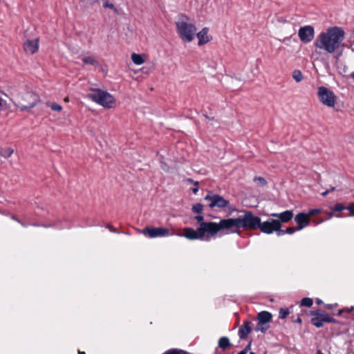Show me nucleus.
Here are the masks:
<instances>
[{"mask_svg":"<svg viewBox=\"0 0 354 354\" xmlns=\"http://www.w3.org/2000/svg\"><path fill=\"white\" fill-rule=\"evenodd\" d=\"M204 200L209 202V207L211 209H214L215 207L223 209L227 207L230 204V201L228 200H226L223 196L212 192H209V194L205 196Z\"/></svg>","mask_w":354,"mask_h":354,"instance_id":"nucleus-7","label":"nucleus"},{"mask_svg":"<svg viewBox=\"0 0 354 354\" xmlns=\"http://www.w3.org/2000/svg\"><path fill=\"white\" fill-rule=\"evenodd\" d=\"M252 342H250L245 348L243 350V351H245V353L247 354L248 351L250 349Z\"/></svg>","mask_w":354,"mask_h":354,"instance_id":"nucleus-43","label":"nucleus"},{"mask_svg":"<svg viewBox=\"0 0 354 354\" xmlns=\"http://www.w3.org/2000/svg\"><path fill=\"white\" fill-rule=\"evenodd\" d=\"M38 97L31 92H26L23 93L20 99L17 100L15 105L21 111H27L34 107L37 102Z\"/></svg>","mask_w":354,"mask_h":354,"instance_id":"nucleus-6","label":"nucleus"},{"mask_svg":"<svg viewBox=\"0 0 354 354\" xmlns=\"http://www.w3.org/2000/svg\"><path fill=\"white\" fill-rule=\"evenodd\" d=\"M131 59L133 63L136 65H140L144 63V59L142 55L136 53H133L131 55Z\"/></svg>","mask_w":354,"mask_h":354,"instance_id":"nucleus-23","label":"nucleus"},{"mask_svg":"<svg viewBox=\"0 0 354 354\" xmlns=\"http://www.w3.org/2000/svg\"><path fill=\"white\" fill-rule=\"evenodd\" d=\"M103 6H104V8H109L113 9L115 11V12H118L115 6L113 3H109L107 1L103 3Z\"/></svg>","mask_w":354,"mask_h":354,"instance_id":"nucleus-34","label":"nucleus"},{"mask_svg":"<svg viewBox=\"0 0 354 354\" xmlns=\"http://www.w3.org/2000/svg\"><path fill=\"white\" fill-rule=\"evenodd\" d=\"M106 227L113 232L119 233V232L111 225H108Z\"/></svg>","mask_w":354,"mask_h":354,"instance_id":"nucleus-42","label":"nucleus"},{"mask_svg":"<svg viewBox=\"0 0 354 354\" xmlns=\"http://www.w3.org/2000/svg\"><path fill=\"white\" fill-rule=\"evenodd\" d=\"M11 218L15 221H17V223H20L22 226L24 227H26L28 225L27 224H25L24 223H22L19 218H17L15 215H12L11 216Z\"/></svg>","mask_w":354,"mask_h":354,"instance_id":"nucleus-40","label":"nucleus"},{"mask_svg":"<svg viewBox=\"0 0 354 354\" xmlns=\"http://www.w3.org/2000/svg\"><path fill=\"white\" fill-rule=\"evenodd\" d=\"M344 312V309H339L337 313V315L339 317L342 316L343 313Z\"/></svg>","mask_w":354,"mask_h":354,"instance_id":"nucleus-46","label":"nucleus"},{"mask_svg":"<svg viewBox=\"0 0 354 354\" xmlns=\"http://www.w3.org/2000/svg\"><path fill=\"white\" fill-rule=\"evenodd\" d=\"M250 354H255L254 352H250Z\"/></svg>","mask_w":354,"mask_h":354,"instance_id":"nucleus-61","label":"nucleus"},{"mask_svg":"<svg viewBox=\"0 0 354 354\" xmlns=\"http://www.w3.org/2000/svg\"><path fill=\"white\" fill-rule=\"evenodd\" d=\"M252 325L251 322L245 321L239 327L238 334L240 339H245L248 337V335L252 332Z\"/></svg>","mask_w":354,"mask_h":354,"instance_id":"nucleus-17","label":"nucleus"},{"mask_svg":"<svg viewBox=\"0 0 354 354\" xmlns=\"http://www.w3.org/2000/svg\"><path fill=\"white\" fill-rule=\"evenodd\" d=\"M177 354H191V353L187 351H185L184 350L177 348Z\"/></svg>","mask_w":354,"mask_h":354,"instance_id":"nucleus-44","label":"nucleus"},{"mask_svg":"<svg viewBox=\"0 0 354 354\" xmlns=\"http://www.w3.org/2000/svg\"><path fill=\"white\" fill-rule=\"evenodd\" d=\"M337 306V304H327V305H326V307H327L328 309L332 310V309H333V308H334L335 306Z\"/></svg>","mask_w":354,"mask_h":354,"instance_id":"nucleus-45","label":"nucleus"},{"mask_svg":"<svg viewBox=\"0 0 354 354\" xmlns=\"http://www.w3.org/2000/svg\"><path fill=\"white\" fill-rule=\"evenodd\" d=\"M32 225H34V226H40L41 225H39V224H37V223H35V224H33Z\"/></svg>","mask_w":354,"mask_h":354,"instance_id":"nucleus-60","label":"nucleus"},{"mask_svg":"<svg viewBox=\"0 0 354 354\" xmlns=\"http://www.w3.org/2000/svg\"><path fill=\"white\" fill-rule=\"evenodd\" d=\"M187 182H189V183H192V184H194V182H195V181H194L193 179H192V178H187Z\"/></svg>","mask_w":354,"mask_h":354,"instance_id":"nucleus-51","label":"nucleus"},{"mask_svg":"<svg viewBox=\"0 0 354 354\" xmlns=\"http://www.w3.org/2000/svg\"><path fill=\"white\" fill-rule=\"evenodd\" d=\"M326 323H333V324H337L338 323V321L336 320L335 319L333 318V317H330L329 316V315L327 313V317H326Z\"/></svg>","mask_w":354,"mask_h":354,"instance_id":"nucleus-38","label":"nucleus"},{"mask_svg":"<svg viewBox=\"0 0 354 354\" xmlns=\"http://www.w3.org/2000/svg\"><path fill=\"white\" fill-rule=\"evenodd\" d=\"M162 354H164V353H162Z\"/></svg>","mask_w":354,"mask_h":354,"instance_id":"nucleus-63","label":"nucleus"},{"mask_svg":"<svg viewBox=\"0 0 354 354\" xmlns=\"http://www.w3.org/2000/svg\"><path fill=\"white\" fill-rule=\"evenodd\" d=\"M194 219L199 223L200 226L198 231H201L202 233H206V240L210 238L212 226L214 222H204V217L202 215H197L194 217Z\"/></svg>","mask_w":354,"mask_h":354,"instance_id":"nucleus-12","label":"nucleus"},{"mask_svg":"<svg viewBox=\"0 0 354 354\" xmlns=\"http://www.w3.org/2000/svg\"><path fill=\"white\" fill-rule=\"evenodd\" d=\"M290 312H289V310L288 308H280L279 310V317L280 319H285L286 318V317L289 315Z\"/></svg>","mask_w":354,"mask_h":354,"instance_id":"nucleus-29","label":"nucleus"},{"mask_svg":"<svg viewBox=\"0 0 354 354\" xmlns=\"http://www.w3.org/2000/svg\"><path fill=\"white\" fill-rule=\"evenodd\" d=\"M272 217L277 218L278 221L281 223H288L293 218V212L292 210H286L281 213H272L270 214Z\"/></svg>","mask_w":354,"mask_h":354,"instance_id":"nucleus-18","label":"nucleus"},{"mask_svg":"<svg viewBox=\"0 0 354 354\" xmlns=\"http://www.w3.org/2000/svg\"><path fill=\"white\" fill-rule=\"evenodd\" d=\"M351 77L354 80V72L351 74Z\"/></svg>","mask_w":354,"mask_h":354,"instance_id":"nucleus-57","label":"nucleus"},{"mask_svg":"<svg viewBox=\"0 0 354 354\" xmlns=\"http://www.w3.org/2000/svg\"><path fill=\"white\" fill-rule=\"evenodd\" d=\"M292 77L297 82H299L303 80L304 76L300 71L295 70L292 73Z\"/></svg>","mask_w":354,"mask_h":354,"instance_id":"nucleus-27","label":"nucleus"},{"mask_svg":"<svg viewBox=\"0 0 354 354\" xmlns=\"http://www.w3.org/2000/svg\"><path fill=\"white\" fill-rule=\"evenodd\" d=\"M14 150L10 147L0 148V155L5 158H8L13 153Z\"/></svg>","mask_w":354,"mask_h":354,"instance_id":"nucleus-22","label":"nucleus"},{"mask_svg":"<svg viewBox=\"0 0 354 354\" xmlns=\"http://www.w3.org/2000/svg\"><path fill=\"white\" fill-rule=\"evenodd\" d=\"M177 32L179 37L184 41L191 42L194 39L196 27L185 21L176 22Z\"/></svg>","mask_w":354,"mask_h":354,"instance_id":"nucleus-5","label":"nucleus"},{"mask_svg":"<svg viewBox=\"0 0 354 354\" xmlns=\"http://www.w3.org/2000/svg\"><path fill=\"white\" fill-rule=\"evenodd\" d=\"M179 236H182L185 237L189 240H202L204 237H206V233H202L201 231H198V228L194 230L192 227H185L183 229V233L182 234H178Z\"/></svg>","mask_w":354,"mask_h":354,"instance_id":"nucleus-13","label":"nucleus"},{"mask_svg":"<svg viewBox=\"0 0 354 354\" xmlns=\"http://www.w3.org/2000/svg\"><path fill=\"white\" fill-rule=\"evenodd\" d=\"M82 62L84 64L95 65L97 64L95 59L91 56L84 57Z\"/></svg>","mask_w":354,"mask_h":354,"instance_id":"nucleus-30","label":"nucleus"},{"mask_svg":"<svg viewBox=\"0 0 354 354\" xmlns=\"http://www.w3.org/2000/svg\"><path fill=\"white\" fill-rule=\"evenodd\" d=\"M330 192V190L327 189L322 194V196H325Z\"/></svg>","mask_w":354,"mask_h":354,"instance_id":"nucleus-50","label":"nucleus"},{"mask_svg":"<svg viewBox=\"0 0 354 354\" xmlns=\"http://www.w3.org/2000/svg\"><path fill=\"white\" fill-rule=\"evenodd\" d=\"M270 328L269 324H262L257 323V325L255 328L256 331H261V333H265Z\"/></svg>","mask_w":354,"mask_h":354,"instance_id":"nucleus-26","label":"nucleus"},{"mask_svg":"<svg viewBox=\"0 0 354 354\" xmlns=\"http://www.w3.org/2000/svg\"><path fill=\"white\" fill-rule=\"evenodd\" d=\"M192 211L195 214H201L203 212V205L201 203H196L192 205Z\"/></svg>","mask_w":354,"mask_h":354,"instance_id":"nucleus-24","label":"nucleus"},{"mask_svg":"<svg viewBox=\"0 0 354 354\" xmlns=\"http://www.w3.org/2000/svg\"><path fill=\"white\" fill-rule=\"evenodd\" d=\"M320 212H321V209H318V208H317V209H310L308 212V213L307 214L309 215V218H310V216H315V215H316V214H319Z\"/></svg>","mask_w":354,"mask_h":354,"instance_id":"nucleus-35","label":"nucleus"},{"mask_svg":"<svg viewBox=\"0 0 354 354\" xmlns=\"http://www.w3.org/2000/svg\"><path fill=\"white\" fill-rule=\"evenodd\" d=\"M46 104L53 111H61L62 110V106L56 102H47Z\"/></svg>","mask_w":354,"mask_h":354,"instance_id":"nucleus-25","label":"nucleus"},{"mask_svg":"<svg viewBox=\"0 0 354 354\" xmlns=\"http://www.w3.org/2000/svg\"><path fill=\"white\" fill-rule=\"evenodd\" d=\"M243 214L237 217L239 229L243 228L245 230H254L259 227L260 217L255 216L250 211H241Z\"/></svg>","mask_w":354,"mask_h":354,"instance_id":"nucleus-4","label":"nucleus"},{"mask_svg":"<svg viewBox=\"0 0 354 354\" xmlns=\"http://www.w3.org/2000/svg\"><path fill=\"white\" fill-rule=\"evenodd\" d=\"M313 304V301L311 298L304 297L301 301V306L306 307H310Z\"/></svg>","mask_w":354,"mask_h":354,"instance_id":"nucleus-28","label":"nucleus"},{"mask_svg":"<svg viewBox=\"0 0 354 354\" xmlns=\"http://www.w3.org/2000/svg\"><path fill=\"white\" fill-rule=\"evenodd\" d=\"M333 215H334V214H333V212H329V213H328V218H328V219L331 218L333 216Z\"/></svg>","mask_w":354,"mask_h":354,"instance_id":"nucleus-48","label":"nucleus"},{"mask_svg":"<svg viewBox=\"0 0 354 354\" xmlns=\"http://www.w3.org/2000/svg\"><path fill=\"white\" fill-rule=\"evenodd\" d=\"M194 187L192 188V192L194 194H196L198 192V185H199V183L198 182H194Z\"/></svg>","mask_w":354,"mask_h":354,"instance_id":"nucleus-39","label":"nucleus"},{"mask_svg":"<svg viewBox=\"0 0 354 354\" xmlns=\"http://www.w3.org/2000/svg\"><path fill=\"white\" fill-rule=\"evenodd\" d=\"M87 97L105 108H112L115 104L114 97L107 91L100 88H92Z\"/></svg>","mask_w":354,"mask_h":354,"instance_id":"nucleus-3","label":"nucleus"},{"mask_svg":"<svg viewBox=\"0 0 354 354\" xmlns=\"http://www.w3.org/2000/svg\"><path fill=\"white\" fill-rule=\"evenodd\" d=\"M295 221L297 224V230H301L310 224L309 215L304 212L297 214L295 217Z\"/></svg>","mask_w":354,"mask_h":354,"instance_id":"nucleus-15","label":"nucleus"},{"mask_svg":"<svg viewBox=\"0 0 354 354\" xmlns=\"http://www.w3.org/2000/svg\"><path fill=\"white\" fill-rule=\"evenodd\" d=\"M263 354H267V351H266Z\"/></svg>","mask_w":354,"mask_h":354,"instance_id":"nucleus-62","label":"nucleus"},{"mask_svg":"<svg viewBox=\"0 0 354 354\" xmlns=\"http://www.w3.org/2000/svg\"><path fill=\"white\" fill-rule=\"evenodd\" d=\"M272 315L268 311H261L257 315V320L258 322L261 324H269L271 321Z\"/></svg>","mask_w":354,"mask_h":354,"instance_id":"nucleus-20","label":"nucleus"},{"mask_svg":"<svg viewBox=\"0 0 354 354\" xmlns=\"http://www.w3.org/2000/svg\"><path fill=\"white\" fill-rule=\"evenodd\" d=\"M316 302H317V304H322V301L321 299H317L316 300Z\"/></svg>","mask_w":354,"mask_h":354,"instance_id":"nucleus-52","label":"nucleus"},{"mask_svg":"<svg viewBox=\"0 0 354 354\" xmlns=\"http://www.w3.org/2000/svg\"><path fill=\"white\" fill-rule=\"evenodd\" d=\"M344 37L345 32L342 27L333 26L322 32L317 37L314 45L317 48L333 54L340 47Z\"/></svg>","mask_w":354,"mask_h":354,"instance_id":"nucleus-1","label":"nucleus"},{"mask_svg":"<svg viewBox=\"0 0 354 354\" xmlns=\"http://www.w3.org/2000/svg\"><path fill=\"white\" fill-rule=\"evenodd\" d=\"M297 230V228H295V227H287L286 230H285V232H286V234H292Z\"/></svg>","mask_w":354,"mask_h":354,"instance_id":"nucleus-37","label":"nucleus"},{"mask_svg":"<svg viewBox=\"0 0 354 354\" xmlns=\"http://www.w3.org/2000/svg\"><path fill=\"white\" fill-rule=\"evenodd\" d=\"M254 181H257L259 182V183L261 185V186H266L267 185V181L266 180L263 178V177H261V176H256L254 177Z\"/></svg>","mask_w":354,"mask_h":354,"instance_id":"nucleus-32","label":"nucleus"},{"mask_svg":"<svg viewBox=\"0 0 354 354\" xmlns=\"http://www.w3.org/2000/svg\"><path fill=\"white\" fill-rule=\"evenodd\" d=\"M276 227H279L278 220L270 218L263 223L260 221L259 227H258V229H259L261 232L269 234L274 232V230H277Z\"/></svg>","mask_w":354,"mask_h":354,"instance_id":"nucleus-14","label":"nucleus"},{"mask_svg":"<svg viewBox=\"0 0 354 354\" xmlns=\"http://www.w3.org/2000/svg\"><path fill=\"white\" fill-rule=\"evenodd\" d=\"M309 315L313 316L310 319V323L313 325L317 328H322L324 326L327 317V313L325 311L321 309L310 310L309 312Z\"/></svg>","mask_w":354,"mask_h":354,"instance_id":"nucleus-10","label":"nucleus"},{"mask_svg":"<svg viewBox=\"0 0 354 354\" xmlns=\"http://www.w3.org/2000/svg\"><path fill=\"white\" fill-rule=\"evenodd\" d=\"M317 94L319 100L323 104L328 107H333L335 106L336 97L332 91L325 86H319Z\"/></svg>","mask_w":354,"mask_h":354,"instance_id":"nucleus-8","label":"nucleus"},{"mask_svg":"<svg viewBox=\"0 0 354 354\" xmlns=\"http://www.w3.org/2000/svg\"><path fill=\"white\" fill-rule=\"evenodd\" d=\"M317 354H323L321 351H317Z\"/></svg>","mask_w":354,"mask_h":354,"instance_id":"nucleus-59","label":"nucleus"},{"mask_svg":"<svg viewBox=\"0 0 354 354\" xmlns=\"http://www.w3.org/2000/svg\"><path fill=\"white\" fill-rule=\"evenodd\" d=\"M38 41V39L25 41L24 44V49L26 53L30 55L35 53L39 48Z\"/></svg>","mask_w":354,"mask_h":354,"instance_id":"nucleus-16","label":"nucleus"},{"mask_svg":"<svg viewBox=\"0 0 354 354\" xmlns=\"http://www.w3.org/2000/svg\"><path fill=\"white\" fill-rule=\"evenodd\" d=\"M212 225L213 226L210 237L215 236L218 232L221 231H226V234H241L237 218L221 219L218 223L214 222Z\"/></svg>","mask_w":354,"mask_h":354,"instance_id":"nucleus-2","label":"nucleus"},{"mask_svg":"<svg viewBox=\"0 0 354 354\" xmlns=\"http://www.w3.org/2000/svg\"><path fill=\"white\" fill-rule=\"evenodd\" d=\"M78 353L79 354H86V353L84 351H78Z\"/></svg>","mask_w":354,"mask_h":354,"instance_id":"nucleus-54","label":"nucleus"},{"mask_svg":"<svg viewBox=\"0 0 354 354\" xmlns=\"http://www.w3.org/2000/svg\"><path fill=\"white\" fill-rule=\"evenodd\" d=\"M301 322H302V321H301V319L299 317H298L297 318V319L294 321V322H297V323H299V324H301Z\"/></svg>","mask_w":354,"mask_h":354,"instance_id":"nucleus-49","label":"nucleus"},{"mask_svg":"<svg viewBox=\"0 0 354 354\" xmlns=\"http://www.w3.org/2000/svg\"><path fill=\"white\" fill-rule=\"evenodd\" d=\"M342 51H341V52L338 54V55H337V58H338V57H339L342 55Z\"/></svg>","mask_w":354,"mask_h":354,"instance_id":"nucleus-58","label":"nucleus"},{"mask_svg":"<svg viewBox=\"0 0 354 354\" xmlns=\"http://www.w3.org/2000/svg\"><path fill=\"white\" fill-rule=\"evenodd\" d=\"M298 36L303 43H310L315 36L314 28L311 26L301 27L298 31Z\"/></svg>","mask_w":354,"mask_h":354,"instance_id":"nucleus-11","label":"nucleus"},{"mask_svg":"<svg viewBox=\"0 0 354 354\" xmlns=\"http://www.w3.org/2000/svg\"><path fill=\"white\" fill-rule=\"evenodd\" d=\"M346 207L342 203H336L335 206L332 208V210L334 212H340L344 209H346Z\"/></svg>","mask_w":354,"mask_h":354,"instance_id":"nucleus-31","label":"nucleus"},{"mask_svg":"<svg viewBox=\"0 0 354 354\" xmlns=\"http://www.w3.org/2000/svg\"><path fill=\"white\" fill-rule=\"evenodd\" d=\"M230 346V342L228 337H222L218 340V346L222 349H226Z\"/></svg>","mask_w":354,"mask_h":354,"instance_id":"nucleus-21","label":"nucleus"},{"mask_svg":"<svg viewBox=\"0 0 354 354\" xmlns=\"http://www.w3.org/2000/svg\"><path fill=\"white\" fill-rule=\"evenodd\" d=\"M335 187H332L329 190H330V192L335 190Z\"/></svg>","mask_w":354,"mask_h":354,"instance_id":"nucleus-55","label":"nucleus"},{"mask_svg":"<svg viewBox=\"0 0 354 354\" xmlns=\"http://www.w3.org/2000/svg\"><path fill=\"white\" fill-rule=\"evenodd\" d=\"M208 31H209L208 28L205 27L199 32H198L196 34V36L198 39V46H202V45L207 44V42L209 41L210 39L207 35Z\"/></svg>","mask_w":354,"mask_h":354,"instance_id":"nucleus-19","label":"nucleus"},{"mask_svg":"<svg viewBox=\"0 0 354 354\" xmlns=\"http://www.w3.org/2000/svg\"><path fill=\"white\" fill-rule=\"evenodd\" d=\"M143 234L150 238L164 237L174 234V233H171L170 230L167 228L151 227L144 228Z\"/></svg>","mask_w":354,"mask_h":354,"instance_id":"nucleus-9","label":"nucleus"},{"mask_svg":"<svg viewBox=\"0 0 354 354\" xmlns=\"http://www.w3.org/2000/svg\"><path fill=\"white\" fill-rule=\"evenodd\" d=\"M344 309V311H347L348 313H351L353 310V307H351L350 308H345Z\"/></svg>","mask_w":354,"mask_h":354,"instance_id":"nucleus-47","label":"nucleus"},{"mask_svg":"<svg viewBox=\"0 0 354 354\" xmlns=\"http://www.w3.org/2000/svg\"><path fill=\"white\" fill-rule=\"evenodd\" d=\"M237 354H246V353H245V351H241L239 353H238Z\"/></svg>","mask_w":354,"mask_h":354,"instance_id":"nucleus-56","label":"nucleus"},{"mask_svg":"<svg viewBox=\"0 0 354 354\" xmlns=\"http://www.w3.org/2000/svg\"><path fill=\"white\" fill-rule=\"evenodd\" d=\"M164 354H177V348L169 349L165 352Z\"/></svg>","mask_w":354,"mask_h":354,"instance_id":"nucleus-41","label":"nucleus"},{"mask_svg":"<svg viewBox=\"0 0 354 354\" xmlns=\"http://www.w3.org/2000/svg\"><path fill=\"white\" fill-rule=\"evenodd\" d=\"M204 116H205L206 118H208V119H209V120H214V117L210 118V117H209V115H204Z\"/></svg>","mask_w":354,"mask_h":354,"instance_id":"nucleus-53","label":"nucleus"},{"mask_svg":"<svg viewBox=\"0 0 354 354\" xmlns=\"http://www.w3.org/2000/svg\"><path fill=\"white\" fill-rule=\"evenodd\" d=\"M346 209L350 212L351 216H354V203H350Z\"/></svg>","mask_w":354,"mask_h":354,"instance_id":"nucleus-36","label":"nucleus"},{"mask_svg":"<svg viewBox=\"0 0 354 354\" xmlns=\"http://www.w3.org/2000/svg\"><path fill=\"white\" fill-rule=\"evenodd\" d=\"M278 229L277 228V230H274V232H277V236H280L286 234L285 230H281V224L280 223V221H278Z\"/></svg>","mask_w":354,"mask_h":354,"instance_id":"nucleus-33","label":"nucleus"}]
</instances>
